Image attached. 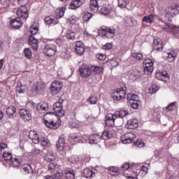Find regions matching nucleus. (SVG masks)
Wrapping results in <instances>:
<instances>
[{
	"mask_svg": "<svg viewBox=\"0 0 179 179\" xmlns=\"http://www.w3.org/2000/svg\"><path fill=\"white\" fill-rule=\"evenodd\" d=\"M135 138H136V135L135 134L132 132H127L121 136V141L122 143L127 145V143H132V141Z\"/></svg>",
	"mask_w": 179,
	"mask_h": 179,
	"instance_id": "obj_13",
	"label": "nucleus"
},
{
	"mask_svg": "<svg viewBox=\"0 0 179 179\" xmlns=\"http://www.w3.org/2000/svg\"><path fill=\"white\" fill-rule=\"evenodd\" d=\"M65 178L75 179V171L72 169H66L65 171Z\"/></svg>",
	"mask_w": 179,
	"mask_h": 179,
	"instance_id": "obj_36",
	"label": "nucleus"
},
{
	"mask_svg": "<svg viewBox=\"0 0 179 179\" xmlns=\"http://www.w3.org/2000/svg\"><path fill=\"white\" fill-rule=\"evenodd\" d=\"M29 138L32 141L33 143H40V136L37 131H30L29 133Z\"/></svg>",
	"mask_w": 179,
	"mask_h": 179,
	"instance_id": "obj_19",
	"label": "nucleus"
},
{
	"mask_svg": "<svg viewBox=\"0 0 179 179\" xmlns=\"http://www.w3.org/2000/svg\"><path fill=\"white\" fill-rule=\"evenodd\" d=\"M20 115L24 121H30L31 120V113H30V110L21 109L20 110Z\"/></svg>",
	"mask_w": 179,
	"mask_h": 179,
	"instance_id": "obj_17",
	"label": "nucleus"
},
{
	"mask_svg": "<svg viewBox=\"0 0 179 179\" xmlns=\"http://www.w3.org/2000/svg\"><path fill=\"white\" fill-rule=\"evenodd\" d=\"M54 177L55 179H61L64 177V173L62 172H57L55 173Z\"/></svg>",
	"mask_w": 179,
	"mask_h": 179,
	"instance_id": "obj_61",
	"label": "nucleus"
},
{
	"mask_svg": "<svg viewBox=\"0 0 179 179\" xmlns=\"http://www.w3.org/2000/svg\"><path fill=\"white\" fill-rule=\"evenodd\" d=\"M24 55L26 58L30 59V58H31V55H33V53L31 52V50H30V48H25L24 50Z\"/></svg>",
	"mask_w": 179,
	"mask_h": 179,
	"instance_id": "obj_51",
	"label": "nucleus"
},
{
	"mask_svg": "<svg viewBox=\"0 0 179 179\" xmlns=\"http://www.w3.org/2000/svg\"><path fill=\"white\" fill-rule=\"evenodd\" d=\"M57 118V115L52 114V113H47L43 115V120L45 125H50V122H52L54 120Z\"/></svg>",
	"mask_w": 179,
	"mask_h": 179,
	"instance_id": "obj_16",
	"label": "nucleus"
},
{
	"mask_svg": "<svg viewBox=\"0 0 179 179\" xmlns=\"http://www.w3.org/2000/svg\"><path fill=\"white\" fill-rule=\"evenodd\" d=\"M155 78L158 80H162V82L167 83V82H169L170 80V75L166 71H157L155 74Z\"/></svg>",
	"mask_w": 179,
	"mask_h": 179,
	"instance_id": "obj_14",
	"label": "nucleus"
},
{
	"mask_svg": "<svg viewBox=\"0 0 179 179\" xmlns=\"http://www.w3.org/2000/svg\"><path fill=\"white\" fill-rule=\"evenodd\" d=\"M98 32L102 38L107 40H113V38H115V36H117V30L114 27L102 25L98 29Z\"/></svg>",
	"mask_w": 179,
	"mask_h": 179,
	"instance_id": "obj_3",
	"label": "nucleus"
},
{
	"mask_svg": "<svg viewBox=\"0 0 179 179\" xmlns=\"http://www.w3.org/2000/svg\"><path fill=\"white\" fill-rule=\"evenodd\" d=\"M29 106H31V108H36V110H38V113H44L45 111L48 110V103H39L38 104H36L34 102H31L28 103Z\"/></svg>",
	"mask_w": 179,
	"mask_h": 179,
	"instance_id": "obj_11",
	"label": "nucleus"
},
{
	"mask_svg": "<svg viewBox=\"0 0 179 179\" xmlns=\"http://www.w3.org/2000/svg\"><path fill=\"white\" fill-rule=\"evenodd\" d=\"M91 71H92V73H95V75H101V73H103L104 71V68H103V66L91 65Z\"/></svg>",
	"mask_w": 179,
	"mask_h": 179,
	"instance_id": "obj_30",
	"label": "nucleus"
},
{
	"mask_svg": "<svg viewBox=\"0 0 179 179\" xmlns=\"http://www.w3.org/2000/svg\"><path fill=\"white\" fill-rule=\"evenodd\" d=\"M53 110L57 117H64L65 115V111L63 110V108H53Z\"/></svg>",
	"mask_w": 179,
	"mask_h": 179,
	"instance_id": "obj_40",
	"label": "nucleus"
},
{
	"mask_svg": "<svg viewBox=\"0 0 179 179\" xmlns=\"http://www.w3.org/2000/svg\"><path fill=\"white\" fill-rule=\"evenodd\" d=\"M22 163V159H17V158H13L10 161V165L11 167H19L20 166V164Z\"/></svg>",
	"mask_w": 179,
	"mask_h": 179,
	"instance_id": "obj_37",
	"label": "nucleus"
},
{
	"mask_svg": "<svg viewBox=\"0 0 179 179\" xmlns=\"http://www.w3.org/2000/svg\"><path fill=\"white\" fill-rule=\"evenodd\" d=\"M99 2L97 0H90V9L94 13H97L99 12Z\"/></svg>",
	"mask_w": 179,
	"mask_h": 179,
	"instance_id": "obj_25",
	"label": "nucleus"
},
{
	"mask_svg": "<svg viewBox=\"0 0 179 179\" xmlns=\"http://www.w3.org/2000/svg\"><path fill=\"white\" fill-rule=\"evenodd\" d=\"M62 82L59 80L53 81L50 87V94L52 96H57V94H59L62 89Z\"/></svg>",
	"mask_w": 179,
	"mask_h": 179,
	"instance_id": "obj_7",
	"label": "nucleus"
},
{
	"mask_svg": "<svg viewBox=\"0 0 179 179\" xmlns=\"http://www.w3.org/2000/svg\"><path fill=\"white\" fill-rule=\"evenodd\" d=\"M154 65L155 63L150 58L145 59L143 60L144 73L145 75H152L153 69H155Z\"/></svg>",
	"mask_w": 179,
	"mask_h": 179,
	"instance_id": "obj_5",
	"label": "nucleus"
},
{
	"mask_svg": "<svg viewBox=\"0 0 179 179\" xmlns=\"http://www.w3.org/2000/svg\"><path fill=\"white\" fill-rule=\"evenodd\" d=\"M78 20V17H71L69 18V21L71 23H75Z\"/></svg>",
	"mask_w": 179,
	"mask_h": 179,
	"instance_id": "obj_64",
	"label": "nucleus"
},
{
	"mask_svg": "<svg viewBox=\"0 0 179 179\" xmlns=\"http://www.w3.org/2000/svg\"><path fill=\"white\" fill-rule=\"evenodd\" d=\"M134 145L136 148H143L145 146V143L142 140H138L137 141L134 143Z\"/></svg>",
	"mask_w": 179,
	"mask_h": 179,
	"instance_id": "obj_56",
	"label": "nucleus"
},
{
	"mask_svg": "<svg viewBox=\"0 0 179 179\" xmlns=\"http://www.w3.org/2000/svg\"><path fill=\"white\" fill-rule=\"evenodd\" d=\"M83 5L82 0H72L69 5V9L76 10Z\"/></svg>",
	"mask_w": 179,
	"mask_h": 179,
	"instance_id": "obj_22",
	"label": "nucleus"
},
{
	"mask_svg": "<svg viewBox=\"0 0 179 179\" xmlns=\"http://www.w3.org/2000/svg\"><path fill=\"white\" fill-rule=\"evenodd\" d=\"M91 17H93V14L90 13H86L84 17H83V19L85 22H89Z\"/></svg>",
	"mask_w": 179,
	"mask_h": 179,
	"instance_id": "obj_55",
	"label": "nucleus"
},
{
	"mask_svg": "<svg viewBox=\"0 0 179 179\" xmlns=\"http://www.w3.org/2000/svg\"><path fill=\"white\" fill-rule=\"evenodd\" d=\"M79 73L81 78H87L92 76V66L83 64L79 67Z\"/></svg>",
	"mask_w": 179,
	"mask_h": 179,
	"instance_id": "obj_4",
	"label": "nucleus"
},
{
	"mask_svg": "<svg viewBox=\"0 0 179 179\" xmlns=\"http://www.w3.org/2000/svg\"><path fill=\"white\" fill-rule=\"evenodd\" d=\"M129 3V1H128V0H118V6L119 8H122V9L127 8Z\"/></svg>",
	"mask_w": 179,
	"mask_h": 179,
	"instance_id": "obj_47",
	"label": "nucleus"
},
{
	"mask_svg": "<svg viewBox=\"0 0 179 179\" xmlns=\"http://www.w3.org/2000/svg\"><path fill=\"white\" fill-rule=\"evenodd\" d=\"M64 103V99H59L58 101L56 102L53 108H62V104Z\"/></svg>",
	"mask_w": 179,
	"mask_h": 179,
	"instance_id": "obj_57",
	"label": "nucleus"
},
{
	"mask_svg": "<svg viewBox=\"0 0 179 179\" xmlns=\"http://www.w3.org/2000/svg\"><path fill=\"white\" fill-rule=\"evenodd\" d=\"M29 31L32 36H35V34L38 33V26H37V24H34L31 26L29 29Z\"/></svg>",
	"mask_w": 179,
	"mask_h": 179,
	"instance_id": "obj_42",
	"label": "nucleus"
},
{
	"mask_svg": "<svg viewBox=\"0 0 179 179\" xmlns=\"http://www.w3.org/2000/svg\"><path fill=\"white\" fill-rule=\"evenodd\" d=\"M176 12H177V6L174 7H169L164 11L165 18L168 22H171L176 16Z\"/></svg>",
	"mask_w": 179,
	"mask_h": 179,
	"instance_id": "obj_10",
	"label": "nucleus"
},
{
	"mask_svg": "<svg viewBox=\"0 0 179 179\" xmlns=\"http://www.w3.org/2000/svg\"><path fill=\"white\" fill-rule=\"evenodd\" d=\"M124 24L127 27H132V26H134V20L129 17H125L124 20Z\"/></svg>",
	"mask_w": 179,
	"mask_h": 179,
	"instance_id": "obj_39",
	"label": "nucleus"
},
{
	"mask_svg": "<svg viewBox=\"0 0 179 179\" xmlns=\"http://www.w3.org/2000/svg\"><path fill=\"white\" fill-rule=\"evenodd\" d=\"M153 20H155V16L153 14H150L148 16H145L143 19V22H145V23H150V24L153 23Z\"/></svg>",
	"mask_w": 179,
	"mask_h": 179,
	"instance_id": "obj_43",
	"label": "nucleus"
},
{
	"mask_svg": "<svg viewBox=\"0 0 179 179\" xmlns=\"http://www.w3.org/2000/svg\"><path fill=\"white\" fill-rule=\"evenodd\" d=\"M71 138L77 143H82V136L78 133H73L71 134Z\"/></svg>",
	"mask_w": 179,
	"mask_h": 179,
	"instance_id": "obj_33",
	"label": "nucleus"
},
{
	"mask_svg": "<svg viewBox=\"0 0 179 179\" xmlns=\"http://www.w3.org/2000/svg\"><path fill=\"white\" fill-rule=\"evenodd\" d=\"M177 107V102L174 101L171 103L169 105L166 107V110L168 111H173V110H176V108Z\"/></svg>",
	"mask_w": 179,
	"mask_h": 179,
	"instance_id": "obj_49",
	"label": "nucleus"
},
{
	"mask_svg": "<svg viewBox=\"0 0 179 179\" xmlns=\"http://www.w3.org/2000/svg\"><path fill=\"white\" fill-rule=\"evenodd\" d=\"M66 38H68V40H75L76 37V34H75V32L69 30L66 32Z\"/></svg>",
	"mask_w": 179,
	"mask_h": 179,
	"instance_id": "obj_46",
	"label": "nucleus"
},
{
	"mask_svg": "<svg viewBox=\"0 0 179 179\" xmlns=\"http://www.w3.org/2000/svg\"><path fill=\"white\" fill-rule=\"evenodd\" d=\"M39 142L41 146H48V145H50V141L46 138H43L41 139V141H39Z\"/></svg>",
	"mask_w": 179,
	"mask_h": 179,
	"instance_id": "obj_53",
	"label": "nucleus"
},
{
	"mask_svg": "<svg viewBox=\"0 0 179 179\" xmlns=\"http://www.w3.org/2000/svg\"><path fill=\"white\" fill-rule=\"evenodd\" d=\"M88 103H90L91 104H96L98 99L96 96H91L87 99Z\"/></svg>",
	"mask_w": 179,
	"mask_h": 179,
	"instance_id": "obj_58",
	"label": "nucleus"
},
{
	"mask_svg": "<svg viewBox=\"0 0 179 179\" xmlns=\"http://www.w3.org/2000/svg\"><path fill=\"white\" fill-rule=\"evenodd\" d=\"M76 52L79 55H82L85 52V46H83V43L82 41H77L76 43Z\"/></svg>",
	"mask_w": 179,
	"mask_h": 179,
	"instance_id": "obj_27",
	"label": "nucleus"
},
{
	"mask_svg": "<svg viewBox=\"0 0 179 179\" xmlns=\"http://www.w3.org/2000/svg\"><path fill=\"white\" fill-rule=\"evenodd\" d=\"M32 93H38V83H36L31 87Z\"/></svg>",
	"mask_w": 179,
	"mask_h": 179,
	"instance_id": "obj_59",
	"label": "nucleus"
},
{
	"mask_svg": "<svg viewBox=\"0 0 179 179\" xmlns=\"http://www.w3.org/2000/svg\"><path fill=\"white\" fill-rule=\"evenodd\" d=\"M100 12L102 15H104L106 16V15H108V13L111 12V9L108 7L104 6L100 9Z\"/></svg>",
	"mask_w": 179,
	"mask_h": 179,
	"instance_id": "obj_52",
	"label": "nucleus"
},
{
	"mask_svg": "<svg viewBox=\"0 0 179 179\" xmlns=\"http://www.w3.org/2000/svg\"><path fill=\"white\" fill-rule=\"evenodd\" d=\"M29 44L35 51H37V50H38V40H37V38H36L34 36H29Z\"/></svg>",
	"mask_w": 179,
	"mask_h": 179,
	"instance_id": "obj_20",
	"label": "nucleus"
},
{
	"mask_svg": "<svg viewBox=\"0 0 179 179\" xmlns=\"http://www.w3.org/2000/svg\"><path fill=\"white\" fill-rule=\"evenodd\" d=\"M6 114L10 117V118H13L16 117V107L14 106H10L6 108Z\"/></svg>",
	"mask_w": 179,
	"mask_h": 179,
	"instance_id": "obj_29",
	"label": "nucleus"
},
{
	"mask_svg": "<svg viewBox=\"0 0 179 179\" xmlns=\"http://www.w3.org/2000/svg\"><path fill=\"white\" fill-rule=\"evenodd\" d=\"M46 127L50 129H57L61 127V120L56 117L52 122H49V125H46Z\"/></svg>",
	"mask_w": 179,
	"mask_h": 179,
	"instance_id": "obj_23",
	"label": "nucleus"
},
{
	"mask_svg": "<svg viewBox=\"0 0 179 179\" xmlns=\"http://www.w3.org/2000/svg\"><path fill=\"white\" fill-rule=\"evenodd\" d=\"M48 171L50 173H54L55 171V164H50L48 165Z\"/></svg>",
	"mask_w": 179,
	"mask_h": 179,
	"instance_id": "obj_60",
	"label": "nucleus"
},
{
	"mask_svg": "<svg viewBox=\"0 0 179 179\" xmlns=\"http://www.w3.org/2000/svg\"><path fill=\"white\" fill-rule=\"evenodd\" d=\"M84 139L91 145H97L101 141V136L99 134H91L90 136H84Z\"/></svg>",
	"mask_w": 179,
	"mask_h": 179,
	"instance_id": "obj_8",
	"label": "nucleus"
},
{
	"mask_svg": "<svg viewBox=\"0 0 179 179\" xmlns=\"http://www.w3.org/2000/svg\"><path fill=\"white\" fill-rule=\"evenodd\" d=\"M127 91L124 90V87L117 88L112 93V97L113 100L116 101H120V100L125 99Z\"/></svg>",
	"mask_w": 179,
	"mask_h": 179,
	"instance_id": "obj_6",
	"label": "nucleus"
},
{
	"mask_svg": "<svg viewBox=\"0 0 179 179\" xmlns=\"http://www.w3.org/2000/svg\"><path fill=\"white\" fill-rule=\"evenodd\" d=\"M44 160L48 162H54V160H55V155H54V152L52 151H48L44 157Z\"/></svg>",
	"mask_w": 179,
	"mask_h": 179,
	"instance_id": "obj_32",
	"label": "nucleus"
},
{
	"mask_svg": "<svg viewBox=\"0 0 179 179\" xmlns=\"http://www.w3.org/2000/svg\"><path fill=\"white\" fill-rule=\"evenodd\" d=\"M162 57L164 59H166L169 62H174L177 54H176V52L174 51H171V52H164L162 53Z\"/></svg>",
	"mask_w": 179,
	"mask_h": 179,
	"instance_id": "obj_15",
	"label": "nucleus"
},
{
	"mask_svg": "<svg viewBox=\"0 0 179 179\" xmlns=\"http://www.w3.org/2000/svg\"><path fill=\"white\" fill-rule=\"evenodd\" d=\"M152 47L153 50L156 51H162L163 50V43L159 39H155Z\"/></svg>",
	"mask_w": 179,
	"mask_h": 179,
	"instance_id": "obj_31",
	"label": "nucleus"
},
{
	"mask_svg": "<svg viewBox=\"0 0 179 179\" xmlns=\"http://www.w3.org/2000/svg\"><path fill=\"white\" fill-rule=\"evenodd\" d=\"M64 15H65V8H57L55 10V19H61V17H64Z\"/></svg>",
	"mask_w": 179,
	"mask_h": 179,
	"instance_id": "obj_35",
	"label": "nucleus"
},
{
	"mask_svg": "<svg viewBox=\"0 0 179 179\" xmlns=\"http://www.w3.org/2000/svg\"><path fill=\"white\" fill-rule=\"evenodd\" d=\"M29 10L26 6H22L20 8L16 10L17 17H11L10 21V26L11 29L17 30L20 27L23 26V21L26 20L29 17Z\"/></svg>",
	"mask_w": 179,
	"mask_h": 179,
	"instance_id": "obj_2",
	"label": "nucleus"
},
{
	"mask_svg": "<svg viewBox=\"0 0 179 179\" xmlns=\"http://www.w3.org/2000/svg\"><path fill=\"white\" fill-rule=\"evenodd\" d=\"M129 113L128 110H117L113 113H108L106 115V125L108 127H122L124 125V117H127Z\"/></svg>",
	"mask_w": 179,
	"mask_h": 179,
	"instance_id": "obj_1",
	"label": "nucleus"
},
{
	"mask_svg": "<svg viewBox=\"0 0 179 179\" xmlns=\"http://www.w3.org/2000/svg\"><path fill=\"white\" fill-rule=\"evenodd\" d=\"M3 157L4 160H6V162H10L13 159L12 153L4 152L3 154Z\"/></svg>",
	"mask_w": 179,
	"mask_h": 179,
	"instance_id": "obj_50",
	"label": "nucleus"
},
{
	"mask_svg": "<svg viewBox=\"0 0 179 179\" xmlns=\"http://www.w3.org/2000/svg\"><path fill=\"white\" fill-rule=\"evenodd\" d=\"M22 171L25 173V174H31L32 177L36 176V174H34V171H33V167H31V165L29 164H24L22 165Z\"/></svg>",
	"mask_w": 179,
	"mask_h": 179,
	"instance_id": "obj_26",
	"label": "nucleus"
},
{
	"mask_svg": "<svg viewBox=\"0 0 179 179\" xmlns=\"http://www.w3.org/2000/svg\"><path fill=\"white\" fill-rule=\"evenodd\" d=\"M56 148L58 152H64V149H65V138L64 137L59 138L56 143Z\"/></svg>",
	"mask_w": 179,
	"mask_h": 179,
	"instance_id": "obj_24",
	"label": "nucleus"
},
{
	"mask_svg": "<svg viewBox=\"0 0 179 179\" xmlns=\"http://www.w3.org/2000/svg\"><path fill=\"white\" fill-rule=\"evenodd\" d=\"M129 105L132 108H134V110H137V108H139V105L141 104V101H131L129 102Z\"/></svg>",
	"mask_w": 179,
	"mask_h": 179,
	"instance_id": "obj_48",
	"label": "nucleus"
},
{
	"mask_svg": "<svg viewBox=\"0 0 179 179\" xmlns=\"http://www.w3.org/2000/svg\"><path fill=\"white\" fill-rule=\"evenodd\" d=\"M108 174L115 177V176H118V168L115 166H110L108 169Z\"/></svg>",
	"mask_w": 179,
	"mask_h": 179,
	"instance_id": "obj_41",
	"label": "nucleus"
},
{
	"mask_svg": "<svg viewBox=\"0 0 179 179\" xmlns=\"http://www.w3.org/2000/svg\"><path fill=\"white\" fill-rule=\"evenodd\" d=\"M121 169L123 171H128V170L132 169V165H129V163H125L122 166Z\"/></svg>",
	"mask_w": 179,
	"mask_h": 179,
	"instance_id": "obj_54",
	"label": "nucleus"
},
{
	"mask_svg": "<svg viewBox=\"0 0 179 179\" xmlns=\"http://www.w3.org/2000/svg\"><path fill=\"white\" fill-rule=\"evenodd\" d=\"M101 138L104 141H108L110 138H113V134H111V131L108 130H105L103 131V134H101Z\"/></svg>",
	"mask_w": 179,
	"mask_h": 179,
	"instance_id": "obj_38",
	"label": "nucleus"
},
{
	"mask_svg": "<svg viewBox=\"0 0 179 179\" xmlns=\"http://www.w3.org/2000/svg\"><path fill=\"white\" fill-rule=\"evenodd\" d=\"M69 162L70 163H73V164L79 163L80 162V159L78 155H73L69 158Z\"/></svg>",
	"mask_w": 179,
	"mask_h": 179,
	"instance_id": "obj_44",
	"label": "nucleus"
},
{
	"mask_svg": "<svg viewBox=\"0 0 179 179\" xmlns=\"http://www.w3.org/2000/svg\"><path fill=\"white\" fill-rule=\"evenodd\" d=\"M104 50H111L113 48V43H106L104 46H103Z\"/></svg>",
	"mask_w": 179,
	"mask_h": 179,
	"instance_id": "obj_62",
	"label": "nucleus"
},
{
	"mask_svg": "<svg viewBox=\"0 0 179 179\" xmlns=\"http://www.w3.org/2000/svg\"><path fill=\"white\" fill-rule=\"evenodd\" d=\"M43 52L47 57H52L57 52V46L52 43H48L45 45Z\"/></svg>",
	"mask_w": 179,
	"mask_h": 179,
	"instance_id": "obj_9",
	"label": "nucleus"
},
{
	"mask_svg": "<svg viewBox=\"0 0 179 179\" xmlns=\"http://www.w3.org/2000/svg\"><path fill=\"white\" fill-rule=\"evenodd\" d=\"M139 125V122L136 119H131L127 121L126 128L128 129H136Z\"/></svg>",
	"mask_w": 179,
	"mask_h": 179,
	"instance_id": "obj_18",
	"label": "nucleus"
},
{
	"mask_svg": "<svg viewBox=\"0 0 179 179\" xmlns=\"http://www.w3.org/2000/svg\"><path fill=\"white\" fill-rule=\"evenodd\" d=\"M96 58L99 61H104V59H106V55H104L103 54H99L96 55Z\"/></svg>",
	"mask_w": 179,
	"mask_h": 179,
	"instance_id": "obj_63",
	"label": "nucleus"
},
{
	"mask_svg": "<svg viewBox=\"0 0 179 179\" xmlns=\"http://www.w3.org/2000/svg\"><path fill=\"white\" fill-rule=\"evenodd\" d=\"M44 20L46 26H51V24H58L59 22L58 21V19L54 17H46Z\"/></svg>",
	"mask_w": 179,
	"mask_h": 179,
	"instance_id": "obj_28",
	"label": "nucleus"
},
{
	"mask_svg": "<svg viewBox=\"0 0 179 179\" xmlns=\"http://www.w3.org/2000/svg\"><path fill=\"white\" fill-rule=\"evenodd\" d=\"M162 29L163 30H164V31H166L167 33H170L173 36H176V34H178L179 33V25L166 24L162 27Z\"/></svg>",
	"mask_w": 179,
	"mask_h": 179,
	"instance_id": "obj_12",
	"label": "nucleus"
},
{
	"mask_svg": "<svg viewBox=\"0 0 179 179\" xmlns=\"http://www.w3.org/2000/svg\"><path fill=\"white\" fill-rule=\"evenodd\" d=\"M83 174H84V177H85V178H92L94 177V176H96V174H97V170L90 169L89 168H87L84 170Z\"/></svg>",
	"mask_w": 179,
	"mask_h": 179,
	"instance_id": "obj_21",
	"label": "nucleus"
},
{
	"mask_svg": "<svg viewBox=\"0 0 179 179\" xmlns=\"http://www.w3.org/2000/svg\"><path fill=\"white\" fill-rule=\"evenodd\" d=\"M127 100L129 102L141 101V100H139V96H138L137 94H135L134 93H129L127 94Z\"/></svg>",
	"mask_w": 179,
	"mask_h": 179,
	"instance_id": "obj_34",
	"label": "nucleus"
},
{
	"mask_svg": "<svg viewBox=\"0 0 179 179\" xmlns=\"http://www.w3.org/2000/svg\"><path fill=\"white\" fill-rule=\"evenodd\" d=\"M131 57L137 61H142V59H143V55H142V53L133 52L131 53Z\"/></svg>",
	"mask_w": 179,
	"mask_h": 179,
	"instance_id": "obj_45",
	"label": "nucleus"
}]
</instances>
